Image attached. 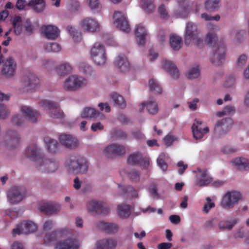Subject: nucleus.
I'll list each match as a JSON object with an SVG mask.
<instances>
[{"instance_id":"obj_12","label":"nucleus","mask_w":249,"mask_h":249,"mask_svg":"<svg viewBox=\"0 0 249 249\" xmlns=\"http://www.w3.org/2000/svg\"><path fill=\"white\" fill-rule=\"evenodd\" d=\"M40 106L49 109L52 116L55 118H62L64 116L63 112L59 108V105L53 102L47 100H42L39 103Z\"/></svg>"},{"instance_id":"obj_2","label":"nucleus","mask_w":249,"mask_h":249,"mask_svg":"<svg viewBox=\"0 0 249 249\" xmlns=\"http://www.w3.org/2000/svg\"><path fill=\"white\" fill-rule=\"evenodd\" d=\"M216 36L212 32L209 33L206 36V39L210 46L214 45L212 51L211 62L215 66H221L225 61V46L222 43H215Z\"/></svg>"},{"instance_id":"obj_11","label":"nucleus","mask_w":249,"mask_h":249,"mask_svg":"<svg viewBox=\"0 0 249 249\" xmlns=\"http://www.w3.org/2000/svg\"><path fill=\"white\" fill-rule=\"evenodd\" d=\"M127 162L132 165H138L142 169H146L149 165L150 160L147 156L137 152L130 154L128 157Z\"/></svg>"},{"instance_id":"obj_27","label":"nucleus","mask_w":249,"mask_h":249,"mask_svg":"<svg viewBox=\"0 0 249 249\" xmlns=\"http://www.w3.org/2000/svg\"><path fill=\"white\" fill-rule=\"evenodd\" d=\"M162 68L173 78H178L179 76V71L171 61L167 60H163L162 62Z\"/></svg>"},{"instance_id":"obj_31","label":"nucleus","mask_w":249,"mask_h":249,"mask_svg":"<svg viewBox=\"0 0 249 249\" xmlns=\"http://www.w3.org/2000/svg\"><path fill=\"white\" fill-rule=\"evenodd\" d=\"M145 107H146L147 112L150 114H155L159 110L158 104L155 101H148L146 102L142 103L139 112H142Z\"/></svg>"},{"instance_id":"obj_42","label":"nucleus","mask_w":249,"mask_h":249,"mask_svg":"<svg viewBox=\"0 0 249 249\" xmlns=\"http://www.w3.org/2000/svg\"><path fill=\"white\" fill-rule=\"evenodd\" d=\"M67 30L71 36L72 37L74 41L79 42L81 39V35L80 32L77 30L75 27L71 26H68L67 27Z\"/></svg>"},{"instance_id":"obj_15","label":"nucleus","mask_w":249,"mask_h":249,"mask_svg":"<svg viewBox=\"0 0 249 249\" xmlns=\"http://www.w3.org/2000/svg\"><path fill=\"white\" fill-rule=\"evenodd\" d=\"M233 124V121L231 118H226L219 120L216 123L214 131L215 134L219 136L226 134L231 128Z\"/></svg>"},{"instance_id":"obj_32","label":"nucleus","mask_w":249,"mask_h":249,"mask_svg":"<svg viewBox=\"0 0 249 249\" xmlns=\"http://www.w3.org/2000/svg\"><path fill=\"white\" fill-rule=\"evenodd\" d=\"M81 116L83 118L96 119L100 116L103 117L104 116L94 108L86 107L82 111Z\"/></svg>"},{"instance_id":"obj_33","label":"nucleus","mask_w":249,"mask_h":249,"mask_svg":"<svg viewBox=\"0 0 249 249\" xmlns=\"http://www.w3.org/2000/svg\"><path fill=\"white\" fill-rule=\"evenodd\" d=\"M99 227L103 231L109 234L115 233L118 231L119 226L117 224L100 222Z\"/></svg>"},{"instance_id":"obj_26","label":"nucleus","mask_w":249,"mask_h":249,"mask_svg":"<svg viewBox=\"0 0 249 249\" xmlns=\"http://www.w3.org/2000/svg\"><path fill=\"white\" fill-rule=\"evenodd\" d=\"M68 232L69 230L68 229H61L53 231L50 234H46L44 238V243L46 245H49L51 243L55 242L58 238L62 236Z\"/></svg>"},{"instance_id":"obj_3","label":"nucleus","mask_w":249,"mask_h":249,"mask_svg":"<svg viewBox=\"0 0 249 249\" xmlns=\"http://www.w3.org/2000/svg\"><path fill=\"white\" fill-rule=\"evenodd\" d=\"M184 42L186 45H189L193 42L199 47L203 44V39L199 36V31L197 25L193 22H189L186 24Z\"/></svg>"},{"instance_id":"obj_40","label":"nucleus","mask_w":249,"mask_h":249,"mask_svg":"<svg viewBox=\"0 0 249 249\" xmlns=\"http://www.w3.org/2000/svg\"><path fill=\"white\" fill-rule=\"evenodd\" d=\"M118 214L122 218L128 217L131 213L130 206L121 204L118 206Z\"/></svg>"},{"instance_id":"obj_34","label":"nucleus","mask_w":249,"mask_h":249,"mask_svg":"<svg viewBox=\"0 0 249 249\" xmlns=\"http://www.w3.org/2000/svg\"><path fill=\"white\" fill-rule=\"evenodd\" d=\"M232 163L239 170H249V160L245 158H238L233 160Z\"/></svg>"},{"instance_id":"obj_62","label":"nucleus","mask_w":249,"mask_h":249,"mask_svg":"<svg viewBox=\"0 0 249 249\" xmlns=\"http://www.w3.org/2000/svg\"><path fill=\"white\" fill-rule=\"evenodd\" d=\"M177 166L179 168L178 173L180 175H182L188 168V165L184 164L182 161H178L177 163Z\"/></svg>"},{"instance_id":"obj_6","label":"nucleus","mask_w":249,"mask_h":249,"mask_svg":"<svg viewBox=\"0 0 249 249\" xmlns=\"http://www.w3.org/2000/svg\"><path fill=\"white\" fill-rule=\"evenodd\" d=\"M92 60L97 65H104L107 60L104 46L99 42L95 43L90 51Z\"/></svg>"},{"instance_id":"obj_4","label":"nucleus","mask_w":249,"mask_h":249,"mask_svg":"<svg viewBox=\"0 0 249 249\" xmlns=\"http://www.w3.org/2000/svg\"><path fill=\"white\" fill-rule=\"evenodd\" d=\"M39 80L36 76L31 72L23 77L20 91L22 92H34L38 87Z\"/></svg>"},{"instance_id":"obj_10","label":"nucleus","mask_w":249,"mask_h":249,"mask_svg":"<svg viewBox=\"0 0 249 249\" xmlns=\"http://www.w3.org/2000/svg\"><path fill=\"white\" fill-rule=\"evenodd\" d=\"M241 198L242 195L238 191L228 192L223 196L221 206L224 209L232 208Z\"/></svg>"},{"instance_id":"obj_48","label":"nucleus","mask_w":249,"mask_h":249,"mask_svg":"<svg viewBox=\"0 0 249 249\" xmlns=\"http://www.w3.org/2000/svg\"><path fill=\"white\" fill-rule=\"evenodd\" d=\"M44 49L48 52H58L60 50L61 47L58 43L52 42L46 44Z\"/></svg>"},{"instance_id":"obj_21","label":"nucleus","mask_w":249,"mask_h":249,"mask_svg":"<svg viewBox=\"0 0 249 249\" xmlns=\"http://www.w3.org/2000/svg\"><path fill=\"white\" fill-rule=\"evenodd\" d=\"M195 123L193 124L192 128L194 137L196 139L202 138L205 134L209 132V128L208 127H205L202 128L201 125L202 122L196 119L195 120Z\"/></svg>"},{"instance_id":"obj_58","label":"nucleus","mask_w":249,"mask_h":249,"mask_svg":"<svg viewBox=\"0 0 249 249\" xmlns=\"http://www.w3.org/2000/svg\"><path fill=\"white\" fill-rule=\"evenodd\" d=\"M201 17L202 18L204 19L206 21H218L220 18V17L218 15H217L215 16H211L205 13L202 14Z\"/></svg>"},{"instance_id":"obj_20","label":"nucleus","mask_w":249,"mask_h":249,"mask_svg":"<svg viewBox=\"0 0 249 249\" xmlns=\"http://www.w3.org/2000/svg\"><path fill=\"white\" fill-rule=\"evenodd\" d=\"M79 247V244L77 239L69 238L58 242L55 245V249H78Z\"/></svg>"},{"instance_id":"obj_1","label":"nucleus","mask_w":249,"mask_h":249,"mask_svg":"<svg viewBox=\"0 0 249 249\" xmlns=\"http://www.w3.org/2000/svg\"><path fill=\"white\" fill-rule=\"evenodd\" d=\"M25 155L31 160L36 161V167L42 172L52 173L58 168V162L55 160L44 158L35 143L29 145L25 150Z\"/></svg>"},{"instance_id":"obj_28","label":"nucleus","mask_w":249,"mask_h":249,"mask_svg":"<svg viewBox=\"0 0 249 249\" xmlns=\"http://www.w3.org/2000/svg\"><path fill=\"white\" fill-rule=\"evenodd\" d=\"M20 111L30 121L35 123L37 121V118L39 113L36 110H33L29 107L26 106H22L20 107Z\"/></svg>"},{"instance_id":"obj_13","label":"nucleus","mask_w":249,"mask_h":249,"mask_svg":"<svg viewBox=\"0 0 249 249\" xmlns=\"http://www.w3.org/2000/svg\"><path fill=\"white\" fill-rule=\"evenodd\" d=\"M37 230L36 225L31 221H23L18 226L13 230V234H29Z\"/></svg>"},{"instance_id":"obj_47","label":"nucleus","mask_w":249,"mask_h":249,"mask_svg":"<svg viewBox=\"0 0 249 249\" xmlns=\"http://www.w3.org/2000/svg\"><path fill=\"white\" fill-rule=\"evenodd\" d=\"M237 219H234L231 222L229 221H221L218 225L219 229L221 231L225 230H231L233 226L236 223Z\"/></svg>"},{"instance_id":"obj_37","label":"nucleus","mask_w":249,"mask_h":249,"mask_svg":"<svg viewBox=\"0 0 249 249\" xmlns=\"http://www.w3.org/2000/svg\"><path fill=\"white\" fill-rule=\"evenodd\" d=\"M44 141L49 152L54 153L57 151L59 144L56 140L49 137H45Z\"/></svg>"},{"instance_id":"obj_63","label":"nucleus","mask_w":249,"mask_h":249,"mask_svg":"<svg viewBox=\"0 0 249 249\" xmlns=\"http://www.w3.org/2000/svg\"><path fill=\"white\" fill-rule=\"evenodd\" d=\"M158 11L160 17L162 18H168V12L164 4H162L159 6Z\"/></svg>"},{"instance_id":"obj_24","label":"nucleus","mask_w":249,"mask_h":249,"mask_svg":"<svg viewBox=\"0 0 249 249\" xmlns=\"http://www.w3.org/2000/svg\"><path fill=\"white\" fill-rule=\"evenodd\" d=\"M59 140L63 145L69 148H74L78 145L77 140L70 135L61 134Z\"/></svg>"},{"instance_id":"obj_17","label":"nucleus","mask_w":249,"mask_h":249,"mask_svg":"<svg viewBox=\"0 0 249 249\" xmlns=\"http://www.w3.org/2000/svg\"><path fill=\"white\" fill-rule=\"evenodd\" d=\"M87 207L90 212H95L104 214H107L109 211L107 203L94 200L89 201Z\"/></svg>"},{"instance_id":"obj_19","label":"nucleus","mask_w":249,"mask_h":249,"mask_svg":"<svg viewBox=\"0 0 249 249\" xmlns=\"http://www.w3.org/2000/svg\"><path fill=\"white\" fill-rule=\"evenodd\" d=\"M82 28L87 32H95L99 28L98 22L93 18H86L81 21Z\"/></svg>"},{"instance_id":"obj_46","label":"nucleus","mask_w":249,"mask_h":249,"mask_svg":"<svg viewBox=\"0 0 249 249\" xmlns=\"http://www.w3.org/2000/svg\"><path fill=\"white\" fill-rule=\"evenodd\" d=\"M111 138L115 139H126L127 136V134L121 129L115 128L111 133Z\"/></svg>"},{"instance_id":"obj_59","label":"nucleus","mask_w":249,"mask_h":249,"mask_svg":"<svg viewBox=\"0 0 249 249\" xmlns=\"http://www.w3.org/2000/svg\"><path fill=\"white\" fill-rule=\"evenodd\" d=\"M247 60V57L244 54L240 55L237 60V67L238 68H242L244 66Z\"/></svg>"},{"instance_id":"obj_60","label":"nucleus","mask_w":249,"mask_h":249,"mask_svg":"<svg viewBox=\"0 0 249 249\" xmlns=\"http://www.w3.org/2000/svg\"><path fill=\"white\" fill-rule=\"evenodd\" d=\"M232 35H234L235 38L238 41H240L243 37L245 34L244 30H236L231 33Z\"/></svg>"},{"instance_id":"obj_51","label":"nucleus","mask_w":249,"mask_h":249,"mask_svg":"<svg viewBox=\"0 0 249 249\" xmlns=\"http://www.w3.org/2000/svg\"><path fill=\"white\" fill-rule=\"evenodd\" d=\"M200 75V71L198 66L191 68L187 74L188 79H192L197 78Z\"/></svg>"},{"instance_id":"obj_36","label":"nucleus","mask_w":249,"mask_h":249,"mask_svg":"<svg viewBox=\"0 0 249 249\" xmlns=\"http://www.w3.org/2000/svg\"><path fill=\"white\" fill-rule=\"evenodd\" d=\"M6 137L9 138L8 145L11 148L15 147L19 142L20 138L18 133L14 131L9 130L6 133Z\"/></svg>"},{"instance_id":"obj_14","label":"nucleus","mask_w":249,"mask_h":249,"mask_svg":"<svg viewBox=\"0 0 249 249\" xmlns=\"http://www.w3.org/2000/svg\"><path fill=\"white\" fill-rule=\"evenodd\" d=\"M113 23L120 30L128 33L130 27L124 15L121 12H115L113 15Z\"/></svg>"},{"instance_id":"obj_16","label":"nucleus","mask_w":249,"mask_h":249,"mask_svg":"<svg viewBox=\"0 0 249 249\" xmlns=\"http://www.w3.org/2000/svg\"><path fill=\"white\" fill-rule=\"evenodd\" d=\"M106 155L109 158L122 156L126 153V148L124 145L117 143L109 145L104 150Z\"/></svg>"},{"instance_id":"obj_57","label":"nucleus","mask_w":249,"mask_h":249,"mask_svg":"<svg viewBox=\"0 0 249 249\" xmlns=\"http://www.w3.org/2000/svg\"><path fill=\"white\" fill-rule=\"evenodd\" d=\"M161 155L157 159V162L159 167L163 171L167 169L168 165L164 160L161 158Z\"/></svg>"},{"instance_id":"obj_5","label":"nucleus","mask_w":249,"mask_h":249,"mask_svg":"<svg viewBox=\"0 0 249 249\" xmlns=\"http://www.w3.org/2000/svg\"><path fill=\"white\" fill-rule=\"evenodd\" d=\"M87 85V80L84 77L72 75L65 79L64 88L69 91H75Z\"/></svg>"},{"instance_id":"obj_49","label":"nucleus","mask_w":249,"mask_h":249,"mask_svg":"<svg viewBox=\"0 0 249 249\" xmlns=\"http://www.w3.org/2000/svg\"><path fill=\"white\" fill-rule=\"evenodd\" d=\"M236 76L234 74L231 73L227 76L225 83L224 87L227 88H232L234 86L235 83Z\"/></svg>"},{"instance_id":"obj_56","label":"nucleus","mask_w":249,"mask_h":249,"mask_svg":"<svg viewBox=\"0 0 249 249\" xmlns=\"http://www.w3.org/2000/svg\"><path fill=\"white\" fill-rule=\"evenodd\" d=\"M43 64L48 71L52 70L55 65L54 61L53 60L47 59L43 60Z\"/></svg>"},{"instance_id":"obj_8","label":"nucleus","mask_w":249,"mask_h":249,"mask_svg":"<svg viewBox=\"0 0 249 249\" xmlns=\"http://www.w3.org/2000/svg\"><path fill=\"white\" fill-rule=\"evenodd\" d=\"M26 193L24 186H14L8 191L7 197L11 203L17 204L25 198Z\"/></svg>"},{"instance_id":"obj_23","label":"nucleus","mask_w":249,"mask_h":249,"mask_svg":"<svg viewBox=\"0 0 249 249\" xmlns=\"http://www.w3.org/2000/svg\"><path fill=\"white\" fill-rule=\"evenodd\" d=\"M200 173L196 176V184L198 186L203 187L207 186L212 182L213 178L207 174V170L201 171L198 169Z\"/></svg>"},{"instance_id":"obj_35","label":"nucleus","mask_w":249,"mask_h":249,"mask_svg":"<svg viewBox=\"0 0 249 249\" xmlns=\"http://www.w3.org/2000/svg\"><path fill=\"white\" fill-rule=\"evenodd\" d=\"M27 6L31 7L36 13L42 12L45 7V2L44 0H31Z\"/></svg>"},{"instance_id":"obj_45","label":"nucleus","mask_w":249,"mask_h":249,"mask_svg":"<svg viewBox=\"0 0 249 249\" xmlns=\"http://www.w3.org/2000/svg\"><path fill=\"white\" fill-rule=\"evenodd\" d=\"M149 86L150 90L155 93H161L162 89L160 85L153 79H151L149 81Z\"/></svg>"},{"instance_id":"obj_50","label":"nucleus","mask_w":249,"mask_h":249,"mask_svg":"<svg viewBox=\"0 0 249 249\" xmlns=\"http://www.w3.org/2000/svg\"><path fill=\"white\" fill-rule=\"evenodd\" d=\"M143 9L147 13H151L154 9L153 0H142Z\"/></svg>"},{"instance_id":"obj_43","label":"nucleus","mask_w":249,"mask_h":249,"mask_svg":"<svg viewBox=\"0 0 249 249\" xmlns=\"http://www.w3.org/2000/svg\"><path fill=\"white\" fill-rule=\"evenodd\" d=\"M220 0H207L205 3V9L210 12H213L219 7Z\"/></svg>"},{"instance_id":"obj_30","label":"nucleus","mask_w":249,"mask_h":249,"mask_svg":"<svg viewBox=\"0 0 249 249\" xmlns=\"http://www.w3.org/2000/svg\"><path fill=\"white\" fill-rule=\"evenodd\" d=\"M46 37L49 39L55 40L59 36L60 31L54 26L48 25L43 28Z\"/></svg>"},{"instance_id":"obj_44","label":"nucleus","mask_w":249,"mask_h":249,"mask_svg":"<svg viewBox=\"0 0 249 249\" xmlns=\"http://www.w3.org/2000/svg\"><path fill=\"white\" fill-rule=\"evenodd\" d=\"M114 103L121 108H124L126 107V103L124 97L121 94H111Z\"/></svg>"},{"instance_id":"obj_53","label":"nucleus","mask_w":249,"mask_h":249,"mask_svg":"<svg viewBox=\"0 0 249 249\" xmlns=\"http://www.w3.org/2000/svg\"><path fill=\"white\" fill-rule=\"evenodd\" d=\"M206 201L207 202L204 204L203 210L205 213H207L212 208L214 207L215 204L212 201L210 197H207Z\"/></svg>"},{"instance_id":"obj_39","label":"nucleus","mask_w":249,"mask_h":249,"mask_svg":"<svg viewBox=\"0 0 249 249\" xmlns=\"http://www.w3.org/2000/svg\"><path fill=\"white\" fill-rule=\"evenodd\" d=\"M12 25L15 34L17 36L20 35L22 31V22L21 17L15 16L12 20Z\"/></svg>"},{"instance_id":"obj_25","label":"nucleus","mask_w":249,"mask_h":249,"mask_svg":"<svg viewBox=\"0 0 249 249\" xmlns=\"http://www.w3.org/2000/svg\"><path fill=\"white\" fill-rule=\"evenodd\" d=\"M137 42L139 46H143L146 42L145 37L147 36V31L144 26L140 24L137 25L135 30Z\"/></svg>"},{"instance_id":"obj_38","label":"nucleus","mask_w":249,"mask_h":249,"mask_svg":"<svg viewBox=\"0 0 249 249\" xmlns=\"http://www.w3.org/2000/svg\"><path fill=\"white\" fill-rule=\"evenodd\" d=\"M72 68L70 64L66 63L58 66L56 69V71L58 75L61 76H64L70 73L71 71Z\"/></svg>"},{"instance_id":"obj_61","label":"nucleus","mask_w":249,"mask_h":249,"mask_svg":"<svg viewBox=\"0 0 249 249\" xmlns=\"http://www.w3.org/2000/svg\"><path fill=\"white\" fill-rule=\"evenodd\" d=\"M24 28L25 32L28 35H30L32 34L33 32V27L29 19L26 20L24 24Z\"/></svg>"},{"instance_id":"obj_41","label":"nucleus","mask_w":249,"mask_h":249,"mask_svg":"<svg viewBox=\"0 0 249 249\" xmlns=\"http://www.w3.org/2000/svg\"><path fill=\"white\" fill-rule=\"evenodd\" d=\"M170 43L174 50L178 51L182 46V38L178 36L171 35L170 37Z\"/></svg>"},{"instance_id":"obj_29","label":"nucleus","mask_w":249,"mask_h":249,"mask_svg":"<svg viewBox=\"0 0 249 249\" xmlns=\"http://www.w3.org/2000/svg\"><path fill=\"white\" fill-rule=\"evenodd\" d=\"M39 210L40 212L49 215L58 212L60 210V206L57 203L50 202L41 206Z\"/></svg>"},{"instance_id":"obj_52","label":"nucleus","mask_w":249,"mask_h":249,"mask_svg":"<svg viewBox=\"0 0 249 249\" xmlns=\"http://www.w3.org/2000/svg\"><path fill=\"white\" fill-rule=\"evenodd\" d=\"M79 70L87 75H90L92 72V67L85 63H81L79 64Z\"/></svg>"},{"instance_id":"obj_7","label":"nucleus","mask_w":249,"mask_h":249,"mask_svg":"<svg viewBox=\"0 0 249 249\" xmlns=\"http://www.w3.org/2000/svg\"><path fill=\"white\" fill-rule=\"evenodd\" d=\"M68 168L69 172L73 174L84 173L88 170V164L83 157H72L68 163Z\"/></svg>"},{"instance_id":"obj_55","label":"nucleus","mask_w":249,"mask_h":249,"mask_svg":"<svg viewBox=\"0 0 249 249\" xmlns=\"http://www.w3.org/2000/svg\"><path fill=\"white\" fill-rule=\"evenodd\" d=\"M124 192L126 194H130L132 197H137L138 193L137 191L134 189V188L131 186L128 185L125 186L124 189Z\"/></svg>"},{"instance_id":"obj_22","label":"nucleus","mask_w":249,"mask_h":249,"mask_svg":"<svg viewBox=\"0 0 249 249\" xmlns=\"http://www.w3.org/2000/svg\"><path fill=\"white\" fill-rule=\"evenodd\" d=\"M117 245L116 239L107 238L98 241L95 249H115Z\"/></svg>"},{"instance_id":"obj_54","label":"nucleus","mask_w":249,"mask_h":249,"mask_svg":"<svg viewBox=\"0 0 249 249\" xmlns=\"http://www.w3.org/2000/svg\"><path fill=\"white\" fill-rule=\"evenodd\" d=\"M140 173L136 170H133L129 173L130 179L134 182H138L140 180Z\"/></svg>"},{"instance_id":"obj_64","label":"nucleus","mask_w":249,"mask_h":249,"mask_svg":"<svg viewBox=\"0 0 249 249\" xmlns=\"http://www.w3.org/2000/svg\"><path fill=\"white\" fill-rule=\"evenodd\" d=\"M175 140L176 138L173 136L168 134L164 137V142L166 146H169L172 144Z\"/></svg>"},{"instance_id":"obj_18","label":"nucleus","mask_w":249,"mask_h":249,"mask_svg":"<svg viewBox=\"0 0 249 249\" xmlns=\"http://www.w3.org/2000/svg\"><path fill=\"white\" fill-rule=\"evenodd\" d=\"M114 64L117 69L121 72L129 71L130 66L127 57L124 54H119L115 59Z\"/></svg>"},{"instance_id":"obj_9","label":"nucleus","mask_w":249,"mask_h":249,"mask_svg":"<svg viewBox=\"0 0 249 249\" xmlns=\"http://www.w3.org/2000/svg\"><path fill=\"white\" fill-rule=\"evenodd\" d=\"M0 67L1 74L9 78L14 75L16 67V64L11 57H9L5 60L3 59V55H0Z\"/></svg>"}]
</instances>
